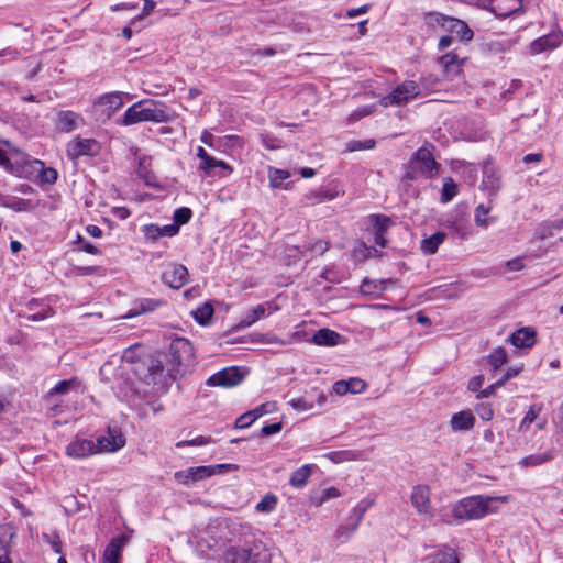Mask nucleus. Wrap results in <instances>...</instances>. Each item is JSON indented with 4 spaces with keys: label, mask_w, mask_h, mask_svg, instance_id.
<instances>
[{
    "label": "nucleus",
    "mask_w": 563,
    "mask_h": 563,
    "mask_svg": "<svg viewBox=\"0 0 563 563\" xmlns=\"http://www.w3.org/2000/svg\"><path fill=\"white\" fill-rule=\"evenodd\" d=\"M189 278L186 266L180 264H170L162 273V280L173 289L181 288Z\"/></svg>",
    "instance_id": "obj_9"
},
{
    "label": "nucleus",
    "mask_w": 563,
    "mask_h": 563,
    "mask_svg": "<svg viewBox=\"0 0 563 563\" xmlns=\"http://www.w3.org/2000/svg\"><path fill=\"white\" fill-rule=\"evenodd\" d=\"M501 386L503 385H497V382H496V383L489 385L487 388L479 390L476 398L482 399V398L490 397L495 393V389L498 387H501Z\"/></svg>",
    "instance_id": "obj_62"
},
{
    "label": "nucleus",
    "mask_w": 563,
    "mask_h": 563,
    "mask_svg": "<svg viewBox=\"0 0 563 563\" xmlns=\"http://www.w3.org/2000/svg\"><path fill=\"white\" fill-rule=\"evenodd\" d=\"M170 115L161 107V102L144 99L126 109L121 124L132 125L140 122H168Z\"/></svg>",
    "instance_id": "obj_5"
},
{
    "label": "nucleus",
    "mask_w": 563,
    "mask_h": 563,
    "mask_svg": "<svg viewBox=\"0 0 563 563\" xmlns=\"http://www.w3.org/2000/svg\"><path fill=\"white\" fill-rule=\"evenodd\" d=\"M289 405L297 411H307L313 408V402L307 397L294 398L289 401Z\"/></svg>",
    "instance_id": "obj_46"
},
{
    "label": "nucleus",
    "mask_w": 563,
    "mask_h": 563,
    "mask_svg": "<svg viewBox=\"0 0 563 563\" xmlns=\"http://www.w3.org/2000/svg\"><path fill=\"white\" fill-rule=\"evenodd\" d=\"M476 412L483 420L486 421L492 420L494 416V411L488 405H479L476 409Z\"/></svg>",
    "instance_id": "obj_56"
},
{
    "label": "nucleus",
    "mask_w": 563,
    "mask_h": 563,
    "mask_svg": "<svg viewBox=\"0 0 563 563\" xmlns=\"http://www.w3.org/2000/svg\"><path fill=\"white\" fill-rule=\"evenodd\" d=\"M555 457V450L551 449L543 453H536L528 456H525L520 460L519 464L523 467L539 466L544 463L552 461Z\"/></svg>",
    "instance_id": "obj_25"
},
{
    "label": "nucleus",
    "mask_w": 563,
    "mask_h": 563,
    "mask_svg": "<svg viewBox=\"0 0 563 563\" xmlns=\"http://www.w3.org/2000/svg\"><path fill=\"white\" fill-rule=\"evenodd\" d=\"M482 186L488 191V196L495 197L501 187L500 174L493 167L485 165Z\"/></svg>",
    "instance_id": "obj_18"
},
{
    "label": "nucleus",
    "mask_w": 563,
    "mask_h": 563,
    "mask_svg": "<svg viewBox=\"0 0 563 563\" xmlns=\"http://www.w3.org/2000/svg\"><path fill=\"white\" fill-rule=\"evenodd\" d=\"M211 441H212L211 438L199 435V437H197V438H195L192 440L180 441L176 445L178 448H180V446L205 445V444H209Z\"/></svg>",
    "instance_id": "obj_49"
},
{
    "label": "nucleus",
    "mask_w": 563,
    "mask_h": 563,
    "mask_svg": "<svg viewBox=\"0 0 563 563\" xmlns=\"http://www.w3.org/2000/svg\"><path fill=\"white\" fill-rule=\"evenodd\" d=\"M269 553L261 541L230 547L223 554V563H268Z\"/></svg>",
    "instance_id": "obj_6"
},
{
    "label": "nucleus",
    "mask_w": 563,
    "mask_h": 563,
    "mask_svg": "<svg viewBox=\"0 0 563 563\" xmlns=\"http://www.w3.org/2000/svg\"><path fill=\"white\" fill-rule=\"evenodd\" d=\"M174 477L179 484H183L186 486L194 484L192 475L189 474V468L186 471L176 472Z\"/></svg>",
    "instance_id": "obj_54"
},
{
    "label": "nucleus",
    "mask_w": 563,
    "mask_h": 563,
    "mask_svg": "<svg viewBox=\"0 0 563 563\" xmlns=\"http://www.w3.org/2000/svg\"><path fill=\"white\" fill-rule=\"evenodd\" d=\"M42 539L45 543H48L53 551L57 554H63L62 541L56 532L43 533Z\"/></svg>",
    "instance_id": "obj_43"
},
{
    "label": "nucleus",
    "mask_w": 563,
    "mask_h": 563,
    "mask_svg": "<svg viewBox=\"0 0 563 563\" xmlns=\"http://www.w3.org/2000/svg\"><path fill=\"white\" fill-rule=\"evenodd\" d=\"M340 341L341 335L328 328L318 330L312 336V342L320 346H335Z\"/></svg>",
    "instance_id": "obj_22"
},
{
    "label": "nucleus",
    "mask_w": 563,
    "mask_h": 563,
    "mask_svg": "<svg viewBox=\"0 0 563 563\" xmlns=\"http://www.w3.org/2000/svg\"><path fill=\"white\" fill-rule=\"evenodd\" d=\"M79 242L82 243V250L86 252V253H89V254H93V255H97L100 253V250L95 246L92 243H90L89 241H85L84 238L79 236Z\"/></svg>",
    "instance_id": "obj_63"
},
{
    "label": "nucleus",
    "mask_w": 563,
    "mask_h": 563,
    "mask_svg": "<svg viewBox=\"0 0 563 563\" xmlns=\"http://www.w3.org/2000/svg\"><path fill=\"white\" fill-rule=\"evenodd\" d=\"M457 185L451 177L443 179V187L441 191V201L446 203L451 201L457 195Z\"/></svg>",
    "instance_id": "obj_36"
},
{
    "label": "nucleus",
    "mask_w": 563,
    "mask_h": 563,
    "mask_svg": "<svg viewBox=\"0 0 563 563\" xmlns=\"http://www.w3.org/2000/svg\"><path fill=\"white\" fill-rule=\"evenodd\" d=\"M243 380V375L238 367H227L211 375L207 384L209 386L234 387Z\"/></svg>",
    "instance_id": "obj_8"
},
{
    "label": "nucleus",
    "mask_w": 563,
    "mask_h": 563,
    "mask_svg": "<svg viewBox=\"0 0 563 563\" xmlns=\"http://www.w3.org/2000/svg\"><path fill=\"white\" fill-rule=\"evenodd\" d=\"M197 157L201 161L199 169L202 170L207 176L216 175L213 173L214 168L225 170L228 174L233 172V168L227 162L217 159L209 155L207 151L201 146L197 150Z\"/></svg>",
    "instance_id": "obj_11"
},
{
    "label": "nucleus",
    "mask_w": 563,
    "mask_h": 563,
    "mask_svg": "<svg viewBox=\"0 0 563 563\" xmlns=\"http://www.w3.org/2000/svg\"><path fill=\"white\" fill-rule=\"evenodd\" d=\"M563 43V33L561 31H554L547 35H543L534 40L530 44V52L532 54H540L548 49H554Z\"/></svg>",
    "instance_id": "obj_12"
},
{
    "label": "nucleus",
    "mask_w": 563,
    "mask_h": 563,
    "mask_svg": "<svg viewBox=\"0 0 563 563\" xmlns=\"http://www.w3.org/2000/svg\"><path fill=\"white\" fill-rule=\"evenodd\" d=\"M419 93V85L413 80H407L398 85L390 93L382 97L379 99V104L384 108L401 106L418 97Z\"/></svg>",
    "instance_id": "obj_7"
},
{
    "label": "nucleus",
    "mask_w": 563,
    "mask_h": 563,
    "mask_svg": "<svg viewBox=\"0 0 563 563\" xmlns=\"http://www.w3.org/2000/svg\"><path fill=\"white\" fill-rule=\"evenodd\" d=\"M276 505L277 497L273 494H268L257 503L256 510L261 512H271L275 509Z\"/></svg>",
    "instance_id": "obj_42"
},
{
    "label": "nucleus",
    "mask_w": 563,
    "mask_h": 563,
    "mask_svg": "<svg viewBox=\"0 0 563 563\" xmlns=\"http://www.w3.org/2000/svg\"><path fill=\"white\" fill-rule=\"evenodd\" d=\"M371 221L373 223L374 233H386L391 224L390 218L382 214H372Z\"/></svg>",
    "instance_id": "obj_38"
},
{
    "label": "nucleus",
    "mask_w": 563,
    "mask_h": 563,
    "mask_svg": "<svg viewBox=\"0 0 563 563\" xmlns=\"http://www.w3.org/2000/svg\"><path fill=\"white\" fill-rule=\"evenodd\" d=\"M424 20L429 25L437 24L445 31H449L450 21H452L453 18L439 12H429L426 14Z\"/></svg>",
    "instance_id": "obj_37"
},
{
    "label": "nucleus",
    "mask_w": 563,
    "mask_h": 563,
    "mask_svg": "<svg viewBox=\"0 0 563 563\" xmlns=\"http://www.w3.org/2000/svg\"><path fill=\"white\" fill-rule=\"evenodd\" d=\"M84 121L79 113L70 110L59 111L55 119V126L58 131L69 133L79 126Z\"/></svg>",
    "instance_id": "obj_14"
},
{
    "label": "nucleus",
    "mask_w": 563,
    "mask_h": 563,
    "mask_svg": "<svg viewBox=\"0 0 563 563\" xmlns=\"http://www.w3.org/2000/svg\"><path fill=\"white\" fill-rule=\"evenodd\" d=\"M349 380H338L332 386L333 391L340 396L349 394Z\"/></svg>",
    "instance_id": "obj_57"
},
{
    "label": "nucleus",
    "mask_w": 563,
    "mask_h": 563,
    "mask_svg": "<svg viewBox=\"0 0 563 563\" xmlns=\"http://www.w3.org/2000/svg\"><path fill=\"white\" fill-rule=\"evenodd\" d=\"M290 174L288 170L271 168L269 170V183L274 188L280 187L283 181L289 178Z\"/></svg>",
    "instance_id": "obj_41"
},
{
    "label": "nucleus",
    "mask_w": 563,
    "mask_h": 563,
    "mask_svg": "<svg viewBox=\"0 0 563 563\" xmlns=\"http://www.w3.org/2000/svg\"><path fill=\"white\" fill-rule=\"evenodd\" d=\"M489 210H490V208L484 206L483 203L478 205L475 208L474 220H475L476 225L482 227V228L488 227V224L490 222L489 219H487V214L489 213Z\"/></svg>",
    "instance_id": "obj_40"
},
{
    "label": "nucleus",
    "mask_w": 563,
    "mask_h": 563,
    "mask_svg": "<svg viewBox=\"0 0 563 563\" xmlns=\"http://www.w3.org/2000/svg\"><path fill=\"white\" fill-rule=\"evenodd\" d=\"M255 421L253 415L247 411L243 415H241L236 420H235V428L238 429H245V428H249L253 422Z\"/></svg>",
    "instance_id": "obj_50"
},
{
    "label": "nucleus",
    "mask_w": 563,
    "mask_h": 563,
    "mask_svg": "<svg viewBox=\"0 0 563 563\" xmlns=\"http://www.w3.org/2000/svg\"><path fill=\"white\" fill-rule=\"evenodd\" d=\"M434 150L435 146L430 142H426L419 147L409 161L404 178L413 181L419 178L435 177L439 174L440 164L435 161Z\"/></svg>",
    "instance_id": "obj_3"
},
{
    "label": "nucleus",
    "mask_w": 563,
    "mask_h": 563,
    "mask_svg": "<svg viewBox=\"0 0 563 563\" xmlns=\"http://www.w3.org/2000/svg\"><path fill=\"white\" fill-rule=\"evenodd\" d=\"M265 307L264 305H257L256 307L250 309L244 317L241 319L239 324L236 325L238 329H244L247 327H251L256 321L262 319L265 316Z\"/></svg>",
    "instance_id": "obj_29"
},
{
    "label": "nucleus",
    "mask_w": 563,
    "mask_h": 563,
    "mask_svg": "<svg viewBox=\"0 0 563 563\" xmlns=\"http://www.w3.org/2000/svg\"><path fill=\"white\" fill-rule=\"evenodd\" d=\"M283 428V423L282 422H275V423H271V424H265L262 430H261V433L263 435H272V434H276L278 433Z\"/></svg>",
    "instance_id": "obj_55"
},
{
    "label": "nucleus",
    "mask_w": 563,
    "mask_h": 563,
    "mask_svg": "<svg viewBox=\"0 0 563 563\" xmlns=\"http://www.w3.org/2000/svg\"><path fill=\"white\" fill-rule=\"evenodd\" d=\"M542 410L541 404H533L529 407L523 419L520 422L519 431L527 432L530 429L531 423L538 418Z\"/></svg>",
    "instance_id": "obj_32"
},
{
    "label": "nucleus",
    "mask_w": 563,
    "mask_h": 563,
    "mask_svg": "<svg viewBox=\"0 0 563 563\" xmlns=\"http://www.w3.org/2000/svg\"><path fill=\"white\" fill-rule=\"evenodd\" d=\"M143 233L147 240L157 241L161 238L159 225L147 224L143 228Z\"/></svg>",
    "instance_id": "obj_48"
},
{
    "label": "nucleus",
    "mask_w": 563,
    "mask_h": 563,
    "mask_svg": "<svg viewBox=\"0 0 563 563\" xmlns=\"http://www.w3.org/2000/svg\"><path fill=\"white\" fill-rule=\"evenodd\" d=\"M369 4H364L360 8H352L346 11V16L352 19L360 14H365L369 11Z\"/></svg>",
    "instance_id": "obj_60"
},
{
    "label": "nucleus",
    "mask_w": 563,
    "mask_h": 563,
    "mask_svg": "<svg viewBox=\"0 0 563 563\" xmlns=\"http://www.w3.org/2000/svg\"><path fill=\"white\" fill-rule=\"evenodd\" d=\"M96 106L106 119H110L123 106L122 96L120 92L106 93L98 98Z\"/></svg>",
    "instance_id": "obj_13"
},
{
    "label": "nucleus",
    "mask_w": 563,
    "mask_h": 563,
    "mask_svg": "<svg viewBox=\"0 0 563 563\" xmlns=\"http://www.w3.org/2000/svg\"><path fill=\"white\" fill-rule=\"evenodd\" d=\"M500 500L506 503L507 496L492 497L483 495H473L459 500L452 508L454 518L460 520H477L488 514L496 512L497 507L493 503Z\"/></svg>",
    "instance_id": "obj_2"
},
{
    "label": "nucleus",
    "mask_w": 563,
    "mask_h": 563,
    "mask_svg": "<svg viewBox=\"0 0 563 563\" xmlns=\"http://www.w3.org/2000/svg\"><path fill=\"white\" fill-rule=\"evenodd\" d=\"M42 166L41 174H40V180L43 184H54L57 180V170L53 167H44L43 162H38Z\"/></svg>",
    "instance_id": "obj_44"
},
{
    "label": "nucleus",
    "mask_w": 563,
    "mask_h": 563,
    "mask_svg": "<svg viewBox=\"0 0 563 563\" xmlns=\"http://www.w3.org/2000/svg\"><path fill=\"white\" fill-rule=\"evenodd\" d=\"M374 111H375V106H373V104L361 107L350 114L349 121L352 123L356 122L364 117L371 115Z\"/></svg>",
    "instance_id": "obj_47"
},
{
    "label": "nucleus",
    "mask_w": 563,
    "mask_h": 563,
    "mask_svg": "<svg viewBox=\"0 0 563 563\" xmlns=\"http://www.w3.org/2000/svg\"><path fill=\"white\" fill-rule=\"evenodd\" d=\"M236 465L233 464H219L216 466H196L189 467V474L192 475L194 483L208 478L216 474L217 471L235 470Z\"/></svg>",
    "instance_id": "obj_21"
},
{
    "label": "nucleus",
    "mask_w": 563,
    "mask_h": 563,
    "mask_svg": "<svg viewBox=\"0 0 563 563\" xmlns=\"http://www.w3.org/2000/svg\"><path fill=\"white\" fill-rule=\"evenodd\" d=\"M161 238L162 236H174L178 233L179 228L176 224H167L164 227H159Z\"/></svg>",
    "instance_id": "obj_59"
},
{
    "label": "nucleus",
    "mask_w": 563,
    "mask_h": 563,
    "mask_svg": "<svg viewBox=\"0 0 563 563\" xmlns=\"http://www.w3.org/2000/svg\"><path fill=\"white\" fill-rule=\"evenodd\" d=\"M310 474L311 467L309 465H303L291 474L289 483L294 487H302L306 485Z\"/></svg>",
    "instance_id": "obj_33"
},
{
    "label": "nucleus",
    "mask_w": 563,
    "mask_h": 563,
    "mask_svg": "<svg viewBox=\"0 0 563 563\" xmlns=\"http://www.w3.org/2000/svg\"><path fill=\"white\" fill-rule=\"evenodd\" d=\"M97 146L98 143L93 139H77L73 148L76 155H92Z\"/></svg>",
    "instance_id": "obj_31"
},
{
    "label": "nucleus",
    "mask_w": 563,
    "mask_h": 563,
    "mask_svg": "<svg viewBox=\"0 0 563 563\" xmlns=\"http://www.w3.org/2000/svg\"><path fill=\"white\" fill-rule=\"evenodd\" d=\"M475 424V417L470 411H460L451 417L450 426L453 431H467Z\"/></svg>",
    "instance_id": "obj_23"
},
{
    "label": "nucleus",
    "mask_w": 563,
    "mask_h": 563,
    "mask_svg": "<svg viewBox=\"0 0 563 563\" xmlns=\"http://www.w3.org/2000/svg\"><path fill=\"white\" fill-rule=\"evenodd\" d=\"M162 305V301L158 299L143 298L137 301L134 309H131L126 314V318H133L140 316L142 313H147L154 311L157 307Z\"/></svg>",
    "instance_id": "obj_26"
},
{
    "label": "nucleus",
    "mask_w": 563,
    "mask_h": 563,
    "mask_svg": "<svg viewBox=\"0 0 563 563\" xmlns=\"http://www.w3.org/2000/svg\"><path fill=\"white\" fill-rule=\"evenodd\" d=\"M483 383H484V376L483 375L474 376V377H472L470 379L467 388L471 391H478L479 388L483 386Z\"/></svg>",
    "instance_id": "obj_58"
},
{
    "label": "nucleus",
    "mask_w": 563,
    "mask_h": 563,
    "mask_svg": "<svg viewBox=\"0 0 563 563\" xmlns=\"http://www.w3.org/2000/svg\"><path fill=\"white\" fill-rule=\"evenodd\" d=\"M428 563H460L455 551L449 545H440L427 556Z\"/></svg>",
    "instance_id": "obj_20"
},
{
    "label": "nucleus",
    "mask_w": 563,
    "mask_h": 563,
    "mask_svg": "<svg viewBox=\"0 0 563 563\" xmlns=\"http://www.w3.org/2000/svg\"><path fill=\"white\" fill-rule=\"evenodd\" d=\"M411 504L420 515L429 514L430 489L426 485H417L412 488Z\"/></svg>",
    "instance_id": "obj_15"
},
{
    "label": "nucleus",
    "mask_w": 563,
    "mask_h": 563,
    "mask_svg": "<svg viewBox=\"0 0 563 563\" xmlns=\"http://www.w3.org/2000/svg\"><path fill=\"white\" fill-rule=\"evenodd\" d=\"M195 361L194 346L191 342L185 338H176L170 342L169 353L167 356V375L173 380L178 375H184Z\"/></svg>",
    "instance_id": "obj_4"
},
{
    "label": "nucleus",
    "mask_w": 563,
    "mask_h": 563,
    "mask_svg": "<svg viewBox=\"0 0 563 563\" xmlns=\"http://www.w3.org/2000/svg\"><path fill=\"white\" fill-rule=\"evenodd\" d=\"M128 542L129 537L125 534H120L115 538H112L103 552L104 563H119L121 559V551Z\"/></svg>",
    "instance_id": "obj_16"
},
{
    "label": "nucleus",
    "mask_w": 563,
    "mask_h": 563,
    "mask_svg": "<svg viewBox=\"0 0 563 563\" xmlns=\"http://www.w3.org/2000/svg\"><path fill=\"white\" fill-rule=\"evenodd\" d=\"M449 32L455 33L460 40L464 42L471 41L474 36V33L468 25L464 21L455 18L450 21Z\"/></svg>",
    "instance_id": "obj_28"
},
{
    "label": "nucleus",
    "mask_w": 563,
    "mask_h": 563,
    "mask_svg": "<svg viewBox=\"0 0 563 563\" xmlns=\"http://www.w3.org/2000/svg\"><path fill=\"white\" fill-rule=\"evenodd\" d=\"M213 307L209 302H206L192 311V317L199 324L206 325L213 316Z\"/></svg>",
    "instance_id": "obj_35"
},
{
    "label": "nucleus",
    "mask_w": 563,
    "mask_h": 563,
    "mask_svg": "<svg viewBox=\"0 0 563 563\" xmlns=\"http://www.w3.org/2000/svg\"><path fill=\"white\" fill-rule=\"evenodd\" d=\"M78 385L76 378L58 382L48 393L49 397L68 393L71 388Z\"/></svg>",
    "instance_id": "obj_39"
},
{
    "label": "nucleus",
    "mask_w": 563,
    "mask_h": 563,
    "mask_svg": "<svg viewBox=\"0 0 563 563\" xmlns=\"http://www.w3.org/2000/svg\"><path fill=\"white\" fill-rule=\"evenodd\" d=\"M439 63L444 68L448 75H456L461 70V66L464 63V58L461 59L454 52H450L439 58Z\"/></svg>",
    "instance_id": "obj_24"
},
{
    "label": "nucleus",
    "mask_w": 563,
    "mask_h": 563,
    "mask_svg": "<svg viewBox=\"0 0 563 563\" xmlns=\"http://www.w3.org/2000/svg\"><path fill=\"white\" fill-rule=\"evenodd\" d=\"M349 387V393L361 394L366 389V383L360 378H350Z\"/></svg>",
    "instance_id": "obj_51"
},
{
    "label": "nucleus",
    "mask_w": 563,
    "mask_h": 563,
    "mask_svg": "<svg viewBox=\"0 0 563 563\" xmlns=\"http://www.w3.org/2000/svg\"><path fill=\"white\" fill-rule=\"evenodd\" d=\"M521 0H494L486 9L499 19H505L521 9Z\"/></svg>",
    "instance_id": "obj_17"
},
{
    "label": "nucleus",
    "mask_w": 563,
    "mask_h": 563,
    "mask_svg": "<svg viewBox=\"0 0 563 563\" xmlns=\"http://www.w3.org/2000/svg\"><path fill=\"white\" fill-rule=\"evenodd\" d=\"M273 406L272 404H262L261 406L256 407L253 410H250V412L253 415L254 419H258L265 413H268L271 410L268 407Z\"/></svg>",
    "instance_id": "obj_61"
},
{
    "label": "nucleus",
    "mask_w": 563,
    "mask_h": 563,
    "mask_svg": "<svg viewBox=\"0 0 563 563\" xmlns=\"http://www.w3.org/2000/svg\"><path fill=\"white\" fill-rule=\"evenodd\" d=\"M508 361V355L505 349L497 347L488 356L487 363L492 366L493 371H497Z\"/></svg>",
    "instance_id": "obj_34"
},
{
    "label": "nucleus",
    "mask_w": 563,
    "mask_h": 563,
    "mask_svg": "<svg viewBox=\"0 0 563 563\" xmlns=\"http://www.w3.org/2000/svg\"><path fill=\"white\" fill-rule=\"evenodd\" d=\"M445 238L446 234L444 232H435L431 236L423 239L420 247L424 254H434Z\"/></svg>",
    "instance_id": "obj_27"
},
{
    "label": "nucleus",
    "mask_w": 563,
    "mask_h": 563,
    "mask_svg": "<svg viewBox=\"0 0 563 563\" xmlns=\"http://www.w3.org/2000/svg\"><path fill=\"white\" fill-rule=\"evenodd\" d=\"M328 250V243L322 240L309 242L302 246L289 245L286 252L289 257L300 258L310 254V257L322 255Z\"/></svg>",
    "instance_id": "obj_10"
},
{
    "label": "nucleus",
    "mask_w": 563,
    "mask_h": 563,
    "mask_svg": "<svg viewBox=\"0 0 563 563\" xmlns=\"http://www.w3.org/2000/svg\"><path fill=\"white\" fill-rule=\"evenodd\" d=\"M192 212L189 208L181 207L175 210L174 212V221L178 228L179 225L186 224L191 219Z\"/></svg>",
    "instance_id": "obj_45"
},
{
    "label": "nucleus",
    "mask_w": 563,
    "mask_h": 563,
    "mask_svg": "<svg viewBox=\"0 0 563 563\" xmlns=\"http://www.w3.org/2000/svg\"><path fill=\"white\" fill-rule=\"evenodd\" d=\"M522 368H523V365L509 367L506 371L505 375L499 380H497V385H505V383L507 380H509L512 377L518 376L520 374V372L522 371Z\"/></svg>",
    "instance_id": "obj_53"
},
{
    "label": "nucleus",
    "mask_w": 563,
    "mask_h": 563,
    "mask_svg": "<svg viewBox=\"0 0 563 563\" xmlns=\"http://www.w3.org/2000/svg\"><path fill=\"white\" fill-rule=\"evenodd\" d=\"M353 453L350 451L344 452H330L325 456L334 463H340L352 459Z\"/></svg>",
    "instance_id": "obj_52"
},
{
    "label": "nucleus",
    "mask_w": 563,
    "mask_h": 563,
    "mask_svg": "<svg viewBox=\"0 0 563 563\" xmlns=\"http://www.w3.org/2000/svg\"><path fill=\"white\" fill-rule=\"evenodd\" d=\"M167 375V366L161 360H152L148 366L147 378H151L153 384L164 383L163 378Z\"/></svg>",
    "instance_id": "obj_30"
},
{
    "label": "nucleus",
    "mask_w": 563,
    "mask_h": 563,
    "mask_svg": "<svg viewBox=\"0 0 563 563\" xmlns=\"http://www.w3.org/2000/svg\"><path fill=\"white\" fill-rule=\"evenodd\" d=\"M5 206L14 211H24L26 208V201L23 199H16L10 203H7Z\"/></svg>",
    "instance_id": "obj_64"
},
{
    "label": "nucleus",
    "mask_w": 563,
    "mask_h": 563,
    "mask_svg": "<svg viewBox=\"0 0 563 563\" xmlns=\"http://www.w3.org/2000/svg\"><path fill=\"white\" fill-rule=\"evenodd\" d=\"M536 339V331L532 328H521L517 331H515L510 338L509 341L512 345L516 347H531L534 344Z\"/></svg>",
    "instance_id": "obj_19"
},
{
    "label": "nucleus",
    "mask_w": 563,
    "mask_h": 563,
    "mask_svg": "<svg viewBox=\"0 0 563 563\" xmlns=\"http://www.w3.org/2000/svg\"><path fill=\"white\" fill-rule=\"evenodd\" d=\"M124 444V437L115 430L109 429L108 435L99 437L96 441L76 437L67 444L65 453L71 459H86L102 452H115Z\"/></svg>",
    "instance_id": "obj_1"
}]
</instances>
